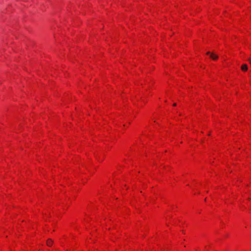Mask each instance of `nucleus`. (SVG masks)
<instances>
[{"mask_svg": "<svg viewBox=\"0 0 251 251\" xmlns=\"http://www.w3.org/2000/svg\"><path fill=\"white\" fill-rule=\"evenodd\" d=\"M206 54L208 55H210V57L213 60H216L218 59V57L217 55H215L213 53H211L209 51H207Z\"/></svg>", "mask_w": 251, "mask_h": 251, "instance_id": "1", "label": "nucleus"}, {"mask_svg": "<svg viewBox=\"0 0 251 251\" xmlns=\"http://www.w3.org/2000/svg\"><path fill=\"white\" fill-rule=\"evenodd\" d=\"M53 244V241L51 239H49L47 241V246L50 247Z\"/></svg>", "mask_w": 251, "mask_h": 251, "instance_id": "2", "label": "nucleus"}, {"mask_svg": "<svg viewBox=\"0 0 251 251\" xmlns=\"http://www.w3.org/2000/svg\"><path fill=\"white\" fill-rule=\"evenodd\" d=\"M248 66L247 64H244L241 66V69L243 71H246L248 70Z\"/></svg>", "mask_w": 251, "mask_h": 251, "instance_id": "3", "label": "nucleus"}, {"mask_svg": "<svg viewBox=\"0 0 251 251\" xmlns=\"http://www.w3.org/2000/svg\"><path fill=\"white\" fill-rule=\"evenodd\" d=\"M248 61H249V62H250V64H251V59H250V58H249V59H248Z\"/></svg>", "mask_w": 251, "mask_h": 251, "instance_id": "4", "label": "nucleus"}, {"mask_svg": "<svg viewBox=\"0 0 251 251\" xmlns=\"http://www.w3.org/2000/svg\"><path fill=\"white\" fill-rule=\"evenodd\" d=\"M176 103H174V104H173V106H176Z\"/></svg>", "mask_w": 251, "mask_h": 251, "instance_id": "5", "label": "nucleus"}]
</instances>
